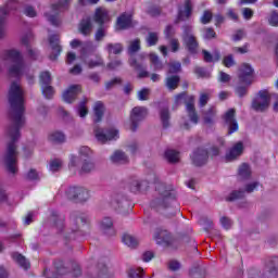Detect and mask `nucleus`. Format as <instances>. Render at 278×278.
Here are the masks:
<instances>
[{
    "label": "nucleus",
    "mask_w": 278,
    "mask_h": 278,
    "mask_svg": "<svg viewBox=\"0 0 278 278\" xmlns=\"http://www.w3.org/2000/svg\"><path fill=\"white\" fill-rule=\"evenodd\" d=\"M42 94L46 97V99H52L53 94H55V91L53 90V87L51 85H43L41 86Z\"/></svg>",
    "instance_id": "a18cd8bd"
},
{
    "label": "nucleus",
    "mask_w": 278,
    "mask_h": 278,
    "mask_svg": "<svg viewBox=\"0 0 278 278\" xmlns=\"http://www.w3.org/2000/svg\"><path fill=\"white\" fill-rule=\"evenodd\" d=\"M80 157H90L92 155V151L88 147H81L79 149Z\"/></svg>",
    "instance_id": "680f3d73"
},
{
    "label": "nucleus",
    "mask_w": 278,
    "mask_h": 278,
    "mask_svg": "<svg viewBox=\"0 0 278 278\" xmlns=\"http://www.w3.org/2000/svg\"><path fill=\"white\" fill-rule=\"evenodd\" d=\"M41 86L51 85V74L49 72H42L39 76Z\"/></svg>",
    "instance_id": "8fccbe9b"
},
{
    "label": "nucleus",
    "mask_w": 278,
    "mask_h": 278,
    "mask_svg": "<svg viewBox=\"0 0 278 278\" xmlns=\"http://www.w3.org/2000/svg\"><path fill=\"white\" fill-rule=\"evenodd\" d=\"M156 190L160 194V198L152 202V207H168V203L175 201V192L166 188V185L159 184Z\"/></svg>",
    "instance_id": "20e7f679"
},
{
    "label": "nucleus",
    "mask_w": 278,
    "mask_h": 278,
    "mask_svg": "<svg viewBox=\"0 0 278 278\" xmlns=\"http://www.w3.org/2000/svg\"><path fill=\"white\" fill-rule=\"evenodd\" d=\"M204 62H219L220 61V51L214 50L213 53H210L207 50H202Z\"/></svg>",
    "instance_id": "cd10ccee"
},
{
    "label": "nucleus",
    "mask_w": 278,
    "mask_h": 278,
    "mask_svg": "<svg viewBox=\"0 0 278 278\" xmlns=\"http://www.w3.org/2000/svg\"><path fill=\"white\" fill-rule=\"evenodd\" d=\"M100 229L103 233H106V236H114V233H116V230L114 229V222L110 217H104L101 220Z\"/></svg>",
    "instance_id": "5701e85b"
},
{
    "label": "nucleus",
    "mask_w": 278,
    "mask_h": 278,
    "mask_svg": "<svg viewBox=\"0 0 278 278\" xmlns=\"http://www.w3.org/2000/svg\"><path fill=\"white\" fill-rule=\"evenodd\" d=\"M66 197L76 203H84L90 199V191L83 187H71L66 191Z\"/></svg>",
    "instance_id": "39448f33"
},
{
    "label": "nucleus",
    "mask_w": 278,
    "mask_h": 278,
    "mask_svg": "<svg viewBox=\"0 0 278 278\" xmlns=\"http://www.w3.org/2000/svg\"><path fill=\"white\" fill-rule=\"evenodd\" d=\"M49 43L53 50L52 54H50V60H58V55L62 53V47L60 46V37H58V35H51L49 37Z\"/></svg>",
    "instance_id": "6ab92c4d"
},
{
    "label": "nucleus",
    "mask_w": 278,
    "mask_h": 278,
    "mask_svg": "<svg viewBox=\"0 0 278 278\" xmlns=\"http://www.w3.org/2000/svg\"><path fill=\"white\" fill-rule=\"evenodd\" d=\"M147 109L144 106H135L130 112V129L136 131L138 126L147 118Z\"/></svg>",
    "instance_id": "0eeeda50"
},
{
    "label": "nucleus",
    "mask_w": 278,
    "mask_h": 278,
    "mask_svg": "<svg viewBox=\"0 0 278 278\" xmlns=\"http://www.w3.org/2000/svg\"><path fill=\"white\" fill-rule=\"evenodd\" d=\"M78 29L83 36H90V34H92V22L90 21V17L83 18Z\"/></svg>",
    "instance_id": "a878e982"
},
{
    "label": "nucleus",
    "mask_w": 278,
    "mask_h": 278,
    "mask_svg": "<svg viewBox=\"0 0 278 278\" xmlns=\"http://www.w3.org/2000/svg\"><path fill=\"white\" fill-rule=\"evenodd\" d=\"M106 51L110 55H112V53L114 55H118V53L123 52V45H121V43H109L106 46Z\"/></svg>",
    "instance_id": "58836bf2"
},
{
    "label": "nucleus",
    "mask_w": 278,
    "mask_h": 278,
    "mask_svg": "<svg viewBox=\"0 0 278 278\" xmlns=\"http://www.w3.org/2000/svg\"><path fill=\"white\" fill-rule=\"evenodd\" d=\"M62 166H64V162H62L61 159H53L50 161L49 170H51V173H58L62 170Z\"/></svg>",
    "instance_id": "e433bc0d"
},
{
    "label": "nucleus",
    "mask_w": 278,
    "mask_h": 278,
    "mask_svg": "<svg viewBox=\"0 0 278 278\" xmlns=\"http://www.w3.org/2000/svg\"><path fill=\"white\" fill-rule=\"evenodd\" d=\"M160 115H161V122L163 124V127L165 128L168 127L169 125L168 121H170V113L168 112V109L167 108L162 109Z\"/></svg>",
    "instance_id": "c03bdc74"
},
{
    "label": "nucleus",
    "mask_w": 278,
    "mask_h": 278,
    "mask_svg": "<svg viewBox=\"0 0 278 278\" xmlns=\"http://www.w3.org/2000/svg\"><path fill=\"white\" fill-rule=\"evenodd\" d=\"M122 242L129 249H136V247H138V240L129 233L123 236Z\"/></svg>",
    "instance_id": "473e14b6"
},
{
    "label": "nucleus",
    "mask_w": 278,
    "mask_h": 278,
    "mask_svg": "<svg viewBox=\"0 0 278 278\" xmlns=\"http://www.w3.org/2000/svg\"><path fill=\"white\" fill-rule=\"evenodd\" d=\"M49 142H52L53 144H62V142H65L66 136L63 135L62 131H52L48 137Z\"/></svg>",
    "instance_id": "7c9ffc66"
},
{
    "label": "nucleus",
    "mask_w": 278,
    "mask_h": 278,
    "mask_svg": "<svg viewBox=\"0 0 278 278\" xmlns=\"http://www.w3.org/2000/svg\"><path fill=\"white\" fill-rule=\"evenodd\" d=\"M182 40L189 53H197L199 51V41H197V37L192 34V27H185Z\"/></svg>",
    "instance_id": "6e6552de"
},
{
    "label": "nucleus",
    "mask_w": 278,
    "mask_h": 278,
    "mask_svg": "<svg viewBox=\"0 0 278 278\" xmlns=\"http://www.w3.org/2000/svg\"><path fill=\"white\" fill-rule=\"evenodd\" d=\"M253 67L251 65L244 63L241 65L239 70V79L241 84H245V86H251L253 84Z\"/></svg>",
    "instance_id": "4468645a"
},
{
    "label": "nucleus",
    "mask_w": 278,
    "mask_h": 278,
    "mask_svg": "<svg viewBox=\"0 0 278 278\" xmlns=\"http://www.w3.org/2000/svg\"><path fill=\"white\" fill-rule=\"evenodd\" d=\"M27 179L30 181H38V179H40V175L38 172H36V169H30L27 174Z\"/></svg>",
    "instance_id": "0e129e2a"
},
{
    "label": "nucleus",
    "mask_w": 278,
    "mask_h": 278,
    "mask_svg": "<svg viewBox=\"0 0 278 278\" xmlns=\"http://www.w3.org/2000/svg\"><path fill=\"white\" fill-rule=\"evenodd\" d=\"M150 63L153 71H162L164 68V64L155 53L150 54Z\"/></svg>",
    "instance_id": "f704fd0d"
},
{
    "label": "nucleus",
    "mask_w": 278,
    "mask_h": 278,
    "mask_svg": "<svg viewBox=\"0 0 278 278\" xmlns=\"http://www.w3.org/2000/svg\"><path fill=\"white\" fill-rule=\"evenodd\" d=\"M105 108L103 106L102 102H96L93 106V112H94V123H99L101 118H103V112Z\"/></svg>",
    "instance_id": "c9c22d12"
},
{
    "label": "nucleus",
    "mask_w": 278,
    "mask_h": 278,
    "mask_svg": "<svg viewBox=\"0 0 278 278\" xmlns=\"http://www.w3.org/2000/svg\"><path fill=\"white\" fill-rule=\"evenodd\" d=\"M160 40V35L157 33L150 31L146 38L148 47H155Z\"/></svg>",
    "instance_id": "a19ab883"
},
{
    "label": "nucleus",
    "mask_w": 278,
    "mask_h": 278,
    "mask_svg": "<svg viewBox=\"0 0 278 278\" xmlns=\"http://www.w3.org/2000/svg\"><path fill=\"white\" fill-rule=\"evenodd\" d=\"M260 187L258 181L250 182L245 185L244 189H240L237 191H232L230 195L227 198V201H236V199H242L244 194H251V192H255V190Z\"/></svg>",
    "instance_id": "ddd939ff"
},
{
    "label": "nucleus",
    "mask_w": 278,
    "mask_h": 278,
    "mask_svg": "<svg viewBox=\"0 0 278 278\" xmlns=\"http://www.w3.org/2000/svg\"><path fill=\"white\" fill-rule=\"evenodd\" d=\"M142 181L135 179L130 182V190L131 192H138V190H140L141 186H142Z\"/></svg>",
    "instance_id": "bf43d9fd"
},
{
    "label": "nucleus",
    "mask_w": 278,
    "mask_h": 278,
    "mask_svg": "<svg viewBox=\"0 0 278 278\" xmlns=\"http://www.w3.org/2000/svg\"><path fill=\"white\" fill-rule=\"evenodd\" d=\"M94 170V163L89 159L85 160L80 168V175H87V173H92Z\"/></svg>",
    "instance_id": "4c0bfd02"
},
{
    "label": "nucleus",
    "mask_w": 278,
    "mask_h": 278,
    "mask_svg": "<svg viewBox=\"0 0 278 278\" xmlns=\"http://www.w3.org/2000/svg\"><path fill=\"white\" fill-rule=\"evenodd\" d=\"M71 3V0H60L59 3L52 5V12L54 15H49L46 13V16L51 23V25H54L58 27L60 25V18H58L59 12H65V10H68V4Z\"/></svg>",
    "instance_id": "9d476101"
},
{
    "label": "nucleus",
    "mask_w": 278,
    "mask_h": 278,
    "mask_svg": "<svg viewBox=\"0 0 278 278\" xmlns=\"http://www.w3.org/2000/svg\"><path fill=\"white\" fill-rule=\"evenodd\" d=\"M111 161L114 164H127L129 162V159L127 157V155L125 154V152L117 150L113 153V155L111 156Z\"/></svg>",
    "instance_id": "c756f323"
},
{
    "label": "nucleus",
    "mask_w": 278,
    "mask_h": 278,
    "mask_svg": "<svg viewBox=\"0 0 278 278\" xmlns=\"http://www.w3.org/2000/svg\"><path fill=\"white\" fill-rule=\"evenodd\" d=\"M96 23H99V25H103L106 21H110V15L108 14V10L104 8H99L96 10L94 15Z\"/></svg>",
    "instance_id": "c85d7f7f"
},
{
    "label": "nucleus",
    "mask_w": 278,
    "mask_h": 278,
    "mask_svg": "<svg viewBox=\"0 0 278 278\" xmlns=\"http://www.w3.org/2000/svg\"><path fill=\"white\" fill-rule=\"evenodd\" d=\"M242 15L245 18V21H249L253 17V10H251L250 8H244L242 10Z\"/></svg>",
    "instance_id": "774afa93"
},
{
    "label": "nucleus",
    "mask_w": 278,
    "mask_h": 278,
    "mask_svg": "<svg viewBox=\"0 0 278 278\" xmlns=\"http://www.w3.org/2000/svg\"><path fill=\"white\" fill-rule=\"evenodd\" d=\"M86 103H88V99H84V101H81L78 105L77 112L80 118H84L88 115V108H86Z\"/></svg>",
    "instance_id": "49530a36"
},
{
    "label": "nucleus",
    "mask_w": 278,
    "mask_h": 278,
    "mask_svg": "<svg viewBox=\"0 0 278 278\" xmlns=\"http://www.w3.org/2000/svg\"><path fill=\"white\" fill-rule=\"evenodd\" d=\"M72 49H80V58L81 60H86V55L88 53H94L97 51V46L92 43V41L83 42L79 39H74L71 41Z\"/></svg>",
    "instance_id": "1a4fd4ad"
},
{
    "label": "nucleus",
    "mask_w": 278,
    "mask_h": 278,
    "mask_svg": "<svg viewBox=\"0 0 278 278\" xmlns=\"http://www.w3.org/2000/svg\"><path fill=\"white\" fill-rule=\"evenodd\" d=\"M9 103L11 105L10 118L13 123L8 129V136L11 142L7 147V152L3 156L4 165L9 173L13 175L18 172V152L16 151V140L21 138V127L25 125V91L16 81L11 84L9 89Z\"/></svg>",
    "instance_id": "f257e3e1"
},
{
    "label": "nucleus",
    "mask_w": 278,
    "mask_h": 278,
    "mask_svg": "<svg viewBox=\"0 0 278 278\" xmlns=\"http://www.w3.org/2000/svg\"><path fill=\"white\" fill-rule=\"evenodd\" d=\"M129 65L132 66V68H136V71H139V79H144V77H149V72H147V68L142 64H139L136 59H130Z\"/></svg>",
    "instance_id": "bb28decb"
},
{
    "label": "nucleus",
    "mask_w": 278,
    "mask_h": 278,
    "mask_svg": "<svg viewBox=\"0 0 278 278\" xmlns=\"http://www.w3.org/2000/svg\"><path fill=\"white\" fill-rule=\"evenodd\" d=\"M244 151V143L242 141L237 142L226 154V162H233V160L240 157Z\"/></svg>",
    "instance_id": "dca6fc26"
},
{
    "label": "nucleus",
    "mask_w": 278,
    "mask_h": 278,
    "mask_svg": "<svg viewBox=\"0 0 278 278\" xmlns=\"http://www.w3.org/2000/svg\"><path fill=\"white\" fill-rule=\"evenodd\" d=\"M16 1L10 0L4 7L0 8V38L5 36V17L11 10H16Z\"/></svg>",
    "instance_id": "f8f14e48"
},
{
    "label": "nucleus",
    "mask_w": 278,
    "mask_h": 278,
    "mask_svg": "<svg viewBox=\"0 0 278 278\" xmlns=\"http://www.w3.org/2000/svg\"><path fill=\"white\" fill-rule=\"evenodd\" d=\"M142 273H144V269L142 268H130L128 270V277L129 278H142Z\"/></svg>",
    "instance_id": "3c124183"
},
{
    "label": "nucleus",
    "mask_w": 278,
    "mask_h": 278,
    "mask_svg": "<svg viewBox=\"0 0 278 278\" xmlns=\"http://www.w3.org/2000/svg\"><path fill=\"white\" fill-rule=\"evenodd\" d=\"M238 175L241 179H251V166H249L247 163H243L239 167Z\"/></svg>",
    "instance_id": "72a5a7b5"
},
{
    "label": "nucleus",
    "mask_w": 278,
    "mask_h": 278,
    "mask_svg": "<svg viewBox=\"0 0 278 278\" xmlns=\"http://www.w3.org/2000/svg\"><path fill=\"white\" fill-rule=\"evenodd\" d=\"M81 92V86L79 85H72L67 90L63 92V100L65 103H73L75 99H77V94Z\"/></svg>",
    "instance_id": "f3484780"
},
{
    "label": "nucleus",
    "mask_w": 278,
    "mask_h": 278,
    "mask_svg": "<svg viewBox=\"0 0 278 278\" xmlns=\"http://www.w3.org/2000/svg\"><path fill=\"white\" fill-rule=\"evenodd\" d=\"M149 94H151V90L143 88L138 92V99L139 101H148L149 100Z\"/></svg>",
    "instance_id": "864d4df0"
},
{
    "label": "nucleus",
    "mask_w": 278,
    "mask_h": 278,
    "mask_svg": "<svg viewBox=\"0 0 278 278\" xmlns=\"http://www.w3.org/2000/svg\"><path fill=\"white\" fill-rule=\"evenodd\" d=\"M223 64L224 66H226V68H231V66L236 64V61L233 60V55L229 54L225 56L223 60Z\"/></svg>",
    "instance_id": "6e6d98bb"
},
{
    "label": "nucleus",
    "mask_w": 278,
    "mask_h": 278,
    "mask_svg": "<svg viewBox=\"0 0 278 278\" xmlns=\"http://www.w3.org/2000/svg\"><path fill=\"white\" fill-rule=\"evenodd\" d=\"M166 86L168 90H175L179 86V76H169L166 78Z\"/></svg>",
    "instance_id": "79ce46f5"
},
{
    "label": "nucleus",
    "mask_w": 278,
    "mask_h": 278,
    "mask_svg": "<svg viewBox=\"0 0 278 278\" xmlns=\"http://www.w3.org/2000/svg\"><path fill=\"white\" fill-rule=\"evenodd\" d=\"M71 273L72 277H80L81 267L77 263H64L62 261L54 262V273L46 269L43 275L46 278H60Z\"/></svg>",
    "instance_id": "7ed1b4c3"
},
{
    "label": "nucleus",
    "mask_w": 278,
    "mask_h": 278,
    "mask_svg": "<svg viewBox=\"0 0 278 278\" xmlns=\"http://www.w3.org/2000/svg\"><path fill=\"white\" fill-rule=\"evenodd\" d=\"M12 258L14 260V262H16V264H18V266H21V268H24V270H27L29 268V261H27V258H25V256H23L18 252H14L12 254Z\"/></svg>",
    "instance_id": "2f4dec72"
},
{
    "label": "nucleus",
    "mask_w": 278,
    "mask_h": 278,
    "mask_svg": "<svg viewBox=\"0 0 278 278\" xmlns=\"http://www.w3.org/2000/svg\"><path fill=\"white\" fill-rule=\"evenodd\" d=\"M154 240L156 244H168V242H170V232L164 229H156L154 232Z\"/></svg>",
    "instance_id": "393cba45"
},
{
    "label": "nucleus",
    "mask_w": 278,
    "mask_h": 278,
    "mask_svg": "<svg viewBox=\"0 0 278 278\" xmlns=\"http://www.w3.org/2000/svg\"><path fill=\"white\" fill-rule=\"evenodd\" d=\"M34 40V34L28 33L27 35H25L24 37H22V45H24L25 47H27V51H28V55L29 58H31V60H36V58H38V51L31 49V47H29V43Z\"/></svg>",
    "instance_id": "b1692460"
},
{
    "label": "nucleus",
    "mask_w": 278,
    "mask_h": 278,
    "mask_svg": "<svg viewBox=\"0 0 278 278\" xmlns=\"http://www.w3.org/2000/svg\"><path fill=\"white\" fill-rule=\"evenodd\" d=\"M137 51H140V39L132 40L128 47V53L130 55L137 53Z\"/></svg>",
    "instance_id": "09e8293b"
},
{
    "label": "nucleus",
    "mask_w": 278,
    "mask_h": 278,
    "mask_svg": "<svg viewBox=\"0 0 278 278\" xmlns=\"http://www.w3.org/2000/svg\"><path fill=\"white\" fill-rule=\"evenodd\" d=\"M192 15V1L186 0L178 9V21H187Z\"/></svg>",
    "instance_id": "aec40b11"
},
{
    "label": "nucleus",
    "mask_w": 278,
    "mask_h": 278,
    "mask_svg": "<svg viewBox=\"0 0 278 278\" xmlns=\"http://www.w3.org/2000/svg\"><path fill=\"white\" fill-rule=\"evenodd\" d=\"M207 101H210V93H201L200 94V108H205L207 105Z\"/></svg>",
    "instance_id": "e2e57ef3"
},
{
    "label": "nucleus",
    "mask_w": 278,
    "mask_h": 278,
    "mask_svg": "<svg viewBox=\"0 0 278 278\" xmlns=\"http://www.w3.org/2000/svg\"><path fill=\"white\" fill-rule=\"evenodd\" d=\"M72 223H74V225H86V223H88V217H86V215H79V216H72Z\"/></svg>",
    "instance_id": "603ef678"
},
{
    "label": "nucleus",
    "mask_w": 278,
    "mask_h": 278,
    "mask_svg": "<svg viewBox=\"0 0 278 278\" xmlns=\"http://www.w3.org/2000/svg\"><path fill=\"white\" fill-rule=\"evenodd\" d=\"M89 68H97V66H103V59L96 56V60L85 61Z\"/></svg>",
    "instance_id": "de8ad7c7"
},
{
    "label": "nucleus",
    "mask_w": 278,
    "mask_h": 278,
    "mask_svg": "<svg viewBox=\"0 0 278 278\" xmlns=\"http://www.w3.org/2000/svg\"><path fill=\"white\" fill-rule=\"evenodd\" d=\"M220 224L224 227V229H230L232 225L231 219H229L228 217H222Z\"/></svg>",
    "instance_id": "338daca9"
},
{
    "label": "nucleus",
    "mask_w": 278,
    "mask_h": 278,
    "mask_svg": "<svg viewBox=\"0 0 278 278\" xmlns=\"http://www.w3.org/2000/svg\"><path fill=\"white\" fill-rule=\"evenodd\" d=\"M165 157L170 164L179 162V152L176 150H167L165 152Z\"/></svg>",
    "instance_id": "ea45409f"
},
{
    "label": "nucleus",
    "mask_w": 278,
    "mask_h": 278,
    "mask_svg": "<svg viewBox=\"0 0 278 278\" xmlns=\"http://www.w3.org/2000/svg\"><path fill=\"white\" fill-rule=\"evenodd\" d=\"M214 116H216V108L213 106L204 114V123L212 125L214 123Z\"/></svg>",
    "instance_id": "37998d69"
},
{
    "label": "nucleus",
    "mask_w": 278,
    "mask_h": 278,
    "mask_svg": "<svg viewBox=\"0 0 278 278\" xmlns=\"http://www.w3.org/2000/svg\"><path fill=\"white\" fill-rule=\"evenodd\" d=\"M194 73L195 75H198V77H202V78L210 77V72L205 71V68L203 67H195Z\"/></svg>",
    "instance_id": "13d9d810"
},
{
    "label": "nucleus",
    "mask_w": 278,
    "mask_h": 278,
    "mask_svg": "<svg viewBox=\"0 0 278 278\" xmlns=\"http://www.w3.org/2000/svg\"><path fill=\"white\" fill-rule=\"evenodd\" d=\"M94 136L98 142H101L102 144L112 140H118V131L115 128H94Z\"/></svg>",
    "instance_id": "423d86ee"
},
{
    "label": "nucleus",
    "mask_w": 278,
    "mask_h": 278,
    "mask_svg": "<svg viewBox=\"0 0 278 278\" xmlns=\"http://www.w3.org/2000/svg\"><path fill=\"white\" fill-rule=\"evenodd\" d=\"M186 110L188 112V116L190 118V122L192 125H197L199 123V115L197 114V111L194 110V97H189V101L186 104Z\"/></svg>",
    "instance_id": "4be33fe9"
},
{
    "label": "nucleus",
    "mask_w": 278,
    "mask_h": 278,
    "mask_svg": "<svg viewBox=\"0 0 278 278\" xmlns=\"http://www.w3.org/2000/svg\"><path fill=\"white\" fill-rule=\"evenodd\" d=\"M269 25L273 27H278V13L276 11H273L271 14L269 15Z\"/></svg>",
    "instance_id": "4d7b16f0"
},
{
    "label": "nucleus",
    "mask_w": 278,
    "mask_h": 278,
    "mask_svg": "<svg viewBox=\"0 0 278 278\" xmlns=\"http://www.w3.org/2000/svg\"><path fill=\"white\" fill-rule=\"evenodd\" d=\"M129 27H134L131 14L124 13L117 18L116 29H129Z\"/></svg>",
    "instance_id": "412c9836"
},
{
    "label": "nucleus",
    "mask_w": 278,
    "mask_h": 278,
    "mask_svg": "<svg viewBox=\"0 0 278 278\" xmlns=\"http://www.w3.org/2000/svg\"><path fill=\"white\" fill-rule=\"evenodd\" d=\"M181 71V63L172 62L169 63V72L168 73H179Z\"/></svg>",
    "instance_id": "052dcab7"
},
{
    "label": "nucleus",
    "mask_w": 278,
    "mask_h": 278,
    "mask_svg": "<svg viewBox=\"0 0 278 278\" xmlns=\"http://www.w3.org/2000/svg\"><path fill=\"white\" fill-rule=\"evenodd\" d=\"M212 21V12L205 11L201 17V23L207 25Z\"/></svg>",
    "instance_id": "69168bd1"
},
{
    "label": "nucleus",
    "mask_w": 278,
    "mask_h": 278,
    "mask_svg": "<svg viewBox=\"0 0 278 278\" xmlns=\"http://www.w3.org/2000/svg\"><path fill=\"white\" fill-rule=\"evenodd\" d=\"M224 121L228 125V135L235 134L238 130V122L236 121V110L230 109L224 115Z\"/></svg>",
    "instance_id": "2eb2a0df"
},
{
    "label": "nucleus",
    "mask_w": 278,
    "mask_h": 278,
    "mask_svg": "<svg viewBox=\"0 0 278 278\" xmlns=\"http://www.w3.org/2000/svg\"><path fill=\"white\" fill-rule=\"evenodd\" d=\"M3 60L12 62L13 66L9 68L10 77H15L20 79L27 73V65H25V60L23 59V54L18 50H7L3 53Z\"/></svg>",
    "instance_id": "f03ea898"
},
{
    "label": "nucleus",
    "mask_w": 278,
    "mask_h": 278,
    "mask_svg": "<svg viewBox=\"0 0 278 278\" xmlns=\"http://www.w3.org/2000/svg\"><path fill=\"white\" fill-rule=\"evenodd\" d=\"M270 104V93L268 91H260L258 96L253 100L252 108L256 112H264V110H268V105Z\"/></svg>",
    "instance_id": "9b49d317"
},
{
    "label": "nucleus",
    "mask_w": 278,
    "mask_h": 278,
    "mask_svg": "<svg viewBox=\"0 0 278 278\" xmlns=\"http://www.w3.org/2000/svg\"><path fill=\"white\" fill-rule=\"evenodd\" d=\"M203 33V38H205V40H212V38H216V31H214L213 28H204Z\"/></svg>",
    "instance_id": "5fc2aeb1"
},
{
    "label": "nucleus",
    "mask_w": 278,
    "mask_h": 278,
    "mask_svg": "<svg viewBox=\"0 0 278 278\" xmlns=\"http://www.w3.org/2000/svg\"><path fill=\"white\" fill-rule=\"evenodd\" d=\"M207 150L198 149L193 152L191 160L195 166H203L207 162Z\"/></svg>",
    "instance_id": "a211bd4d"
}]
</instances>
